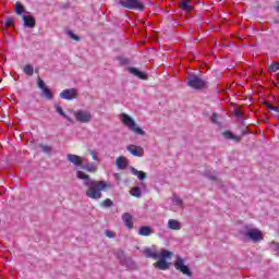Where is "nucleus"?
I'll list each match as a JSON object with an SVG mask.
<instances>
[{
	"label": "nucleus",
	"instance_id": "dca6fc26",
	"mask_svg": "<svg viewBox=\"0 0 279 279\" xmlns=\"http://www.w3.org/2000/svg\"><path fill=\"white\" fill-rule=\"evenodd\" d=\"M117 168L120 170L128 169V158L120 156L116 158Z\"/></svg>",
	"mask_w": 279,
	"mask_h": 279
},
{
	"label": "nucleus",
	"instance_id": "423d86ee",
	"mask_svg": "<svg viewBox=\"0 0 279 279\" xmlns=\"http://www.w3.org/2000/svg\"><path fill=\"white\" fill-rule=\"evenodd\" d=\"M120 4L122 8H126L128 10H138L140 12L145 11V4L138 0H120Z\"/></svg>",
	"mask_w": 279,
	"mask_h": 279
},
{
	"label": "nucleus",
	"instance_id": "473e14b6",
	"mask_svg": "<svg viewBox=\"0 0 279 279\" xmlns=\"http://www.w3.org/2000/svg\"><path fill=\"white\" fill-rule=\"evenodd\" d=\"M269 70L276 73V71H279V63H271Z\"/></svg>",
	"mask_w": 279,
	"mask_h": 279
},
{
	"label": "nucleus",
	"instance_id": "6ab92c4d",
	"mask_svg": "<svg viewBox=\"0 0 279 279\" xmlns=\"http://www.w3.org/2000/svg\"><path fill=\"white\" fill-rule=\"evenodd\" d=\"M131 173L133 174V175H136V178L138 179V180H147V173H145L144 171H141V170H137L136 168H134V167H131Z\"/></svg>",
	"mask_w": 279,
	"mask_h": 279
},
{
	"label": "nucleus",
	"instance_id": "9d476101",
	"mask_svg": "<svg viewBox=\"0 0 279 279\" xmlns=\"http://www.w3.org/2000/svg\"><path fill=\"white\" fill-rule=\"evenodd\" d=\"M37 86L38 88H40V90H43V95L44 97H46V99H53V94L51 93V89L45 86V81H43V78H37Z\"/></svg>",
	"mask_w": 279,
	"mask_h": 279
},
{
	"label": "nucleus",
	"instance_id": "bb28decb",
	"mask_svg": "<svg viewBox=\"0 0 279 279\" xmlns=\"http://www.w3.org/2000/svg\"><path fill=\"white\" fill-rule=\"evenodd\" d=\"M23 71H24L25 75H34V66H32L31 64H26L23 68Z\"/></svg>",
	"mask_w": 279,
	"mask_h": 279
},
{
	"label": "nucleus",
	"instance_id": "6e6552de",
	"mask_svg": "<svg viewBox=\"0 0 279 279\" xmlns=\"http://www.w3.org/2000/svg\"><path fill=\"white\" fill-rule=\"evenodd\" d=\"M174 269L183 274V276H189V278L193 276V272H191V268L184 265V258H182L181 256H177V260L174 262Z\"/></svg>",
	"mask_w": 279,
	"mask_h": 279
},
{
	"label": "nucleus",
	"instance_id": "a211bd4d",
	"mask_svg": "<svg viewBox=\"0 0 279 279\" xmlns=\"http://www.w3.org/2000/svg\"><path fill=\"white\" fill-rule=\"evenodd\" d=\"M129 73H131V75H134L135 77H138L140 80H147V74L141 72L136 68H129Z\"/></svg>",
	"mask_w": 279,
	"mask_h": 279
},
{
	"label": "nucleus",
	"instance_id": "cd10ccee",
	"mask_svg": "<svg viewBox=\"0 0 279 279\" xmlns=\"http://www.w3.org/2000/svg\"><path fill=\"white\" fill-rule=\"evenodd\" d=\"M76 177L78 178V180H90V175L84 173V171L81 170L76 172Z\"/></svg>",
	"mask_w": 279,
	"mask_h": 279
},
{
	"label": "nucleus",
	"instance_id": "e433bc0d",
	"mask_svg": "<svg viewBox=\"0 0 279 279\" xmlns=\"http://www.w3.org/2000/svg\"><path fill=\"white\" fill-rule=\"evenodd\" d=\"M235 114H236V117H243V112H241V111H236Z\"/></svg>",
	"mask_w": 279,
	"mask_h": 279
},
{
	"label": "nucleus",
	"instance_id": "4c0bfd02",
	"mask_svg": "<svg viewBox=\"0 0 279 279\" xmlns=\"http://www.w3.org/2000/svg\"><path fill=\"white\" fill-rule=\"evenodd\" d=\"M275 9H276L277 12H279V1L276 3Z\"/></svg>",
	"mask_w": 279,
	"mask_h": 279
},
{
	"label": "nucleus",
	"instance_id": "f257e3e1",
	"mask_svg": "<svg viewBox=\"0 0 279 279\" xmlns=\"http://www.w3.org/2000/svg\"><path fill=\"white\" fill-rule=\"evenodd\" d=\"M144 255L146 256V258H154V260H157L154 264V267L156 269H160V271H167V269H169L170 267L169 262L167 260H171V258H173V252L162 250L158 255L156 251H153L149 247H146L144 250Z\"/></svg>",
	"mask_w": 279,
	"mask_h": 279
},
{
	"label": "nucleus",
	"instance_id": "4468645a",
	"mask_svg": "<svg viewBox=\"0 0 279 279\" xmlns=\"http://www.w3.org/2000/svg\"><path fill=\"white\" fill-rule=\"evenodd\" d=\"M68 160L72 165H75V167H82V165H83L82 158L77 155L69 154Z\"/></svg>",
	"mask_w": 279,
	"mask_h": 279
},
{
	"label": "nucleus",
	"instance_id": "ddd939ff",
	"mask_svg": "<svg viewBox=\"0 0 279 279\" xmlns=\"http://www.w3.org/2000/svg\"><path fill=\"white\" fill-rule=\"evenodd\" d=\"M122 219L128 230H132V228H134V222H132L134 218L132 217V215H130L129 213H124Z\"/></svg>",
	"mask_w": 279,
	"mask_h": 279
},
{
	"label": "nucleus",
	"instance_id": "9b49d317",
	"mask_svg": "<svg viewBox=\"0 0 279 279\" xmlns=\"http://www.w3.org/2000/svg\"><path fill=\"white\" fill-rule=\"evenodd\" d=\"M126 150L130 151L132 156H136L137 158H143V156H145V149L134 144L129 145Z\"/></svg>",
	"mask_w": 279,
	"mask_h": 279
},
{
	"label": "nucleus",
	"instance_id": "2f4dec72",
	"mask_svg": "<svg viewBox=\"0 0 279 279\" xmlns=\"http://www.w3.org/2000/svg\"><path fill=\"white\" fill-rule=\"evenodd\" d=\"M68 35H69L70 38H72L73 40H76V43H80V40H81L80 36L75 35L73 32H69Z\"/></svg>",
	"mask_w": 279,
	"mask_h": 279
},
{
	"label": "nucleus",
	"instance_id": "7ed1b4c3",
	"mask_svg": "<svg viewBox=\"0 0 279 279\" xmlns=\"http://www.w3.org/2000/svg\"><path fill=\"white\" fill-rule=\"evenodd\" d=\"M243 236L253 243H260L263 241V231L258 228H252L250 226H244V230L242 232Z\"/></svg>",
	"mask_w": 279,
	"mask_h": 279
},
{
	"label": "nucleus",
	"instance_id": "c85d7f7f",
	"mask_svg": "<svg viewBox=\"0 0 279 279\" xmlns=\"http://www.w3.org/2000/svg\"><path fill=\"white\" fill-rule=\"evenodd\" d=\"M4 27L8 28V27H14V20L12 17H7L4 20Z\"/></svg>",
	"mask_w": 279,
	"mask_h": 279
},
{
	"label": "nucleus",
	"instance_id": "2eb2a0df",
	"mask_svg": "<svg viewBox=\"0 0 279 279\" xmlns=\"http://www.w3.org/2000/svg\"><path fill=\"white\" fill-rule=\"evenodd\" d=\"M223 138H227V141H234L235 143H241V136L233 134L230 131H225L222 133Z\"/></svg>",
	"mask_w": 279,
	"mask_h": 279
},
{
	"label": "nucleus",
	"instance_id": "aec40b11",
	"mask_svg": "<svg viewBox=\"0 0 279 279\" xmlns=\"http://www.w3.org/2000/svg\"><path fill=\"white\" fill-rule=\"evenodd\" d=\"M54 108H56V112H58V114L63 117V119L69 121V123H73V118H71V117L66 116V113H64V109H62V106L56 105Z\"/></svg>",
	"mask_w": 279,
	"mask_h": 279
},
{
	"label": "nucleus",
	"instance_id": "f3484780",
	"mask_svg": "<svg viewBox=\"0 0 279 279\" xmlns=\"http://www.w3.org/2000/svg\"><path fill=\"white\" fill-rule=\"evenodd\" d=\"M129 73H131V75H134L135 77H138L140 80H147V74L141 72L136 68H129Z\"/></svg>",
	"mask_w": 279,
	"mask_h": 279
},
{
	"label": "nucleus",
	"instance_id": "f8f14e48",
	"mask_svg": "<svg viewBox=\"0 0 279 279\" xmlns=\"http://www.w3.org/2000/svg\"><path fill=\"white\" fill-rule=\"evenodd\" d=\"M24 27H28L29 29H34L36 27V19L32 15H23Z\"/></svg>",
	"mask_w": 279,
	"mask_h": 279
},
{
	"label": "nucleus",
	"instance_id": "5701e85b",
	"mask_svg": "<svg viewBox=\"0 0 279 279\" xmlns=\"http://www.w3.org/2000/svg\"><path fill=\"white\" fill-rule=\"evenodd\" d=\"M140 236H149L151 234V228L147 226H143L138 230Z\"/></svg>",
	"mask_w": 279,
	"mask_h": 279
},
{
	"label": "nucleus",
	"instance_id": "7c9ffc66",
	"mask_svg": "<svg viewBox=\"0 0 279 279\" xmlns=\"http://www.w3.org/2000/svg\"><path fill=\"white\" fill-rule=\"evenodd\" d=\"M39 147H40L41 151H44V154H50V151H51V146H49V145L41 144Z\"/></svg>",
	"mask_w": 279,
	"mask_h": 279
},
{
	"label": "nucleus",
	"instance_id": "72a5a7b5",
	"mask_svg": "<svg viewBox=\"0 0 279 279\" xmlns=\"http://www.w3.org/2000/svg\"><path fill=\"white\" fill-rule=\"evenodd\" d=\"M89 155L92 156L93 160L99 162V157L97 156V153L95 150H90Z\"/></svg>",
	"mask_w": 279,
	"mask_h": 279
},
{
	"label": "nucleus",
	"instance_id": "0eeeda50",
	"mask_svg": "<svg viewBox=\"0 0 279 279\" xmlns=\"http://www.w3.org/2000/svg\"><path fill=\"white\" fill-rule=\"evenodd\" d=\"M74 117L78 123H90L93 121V113L84 109L74 111Z\"/></svg>",
	"mask_w": 279,
	"mask_h": 279
},
{
	"label": "nucleus",
	"instance_id": "39448f33",
	"mask_svg": "<svg viewBox=\"0 0 279 279\" xmlns=\"http://www.w3.org/2000/svg\"><path fill=\"white\" fill-rule=\"evenodd\" d=\"M186 85L194 90H204L206 88V81L198 75L191 74L186 77Z\"/></svg>",
	"mask_w": 279,
	"mask_h": 279
},
{
	"label": "nucleus",
	"instance_id": "b1692460",
	"mask_svg": "<svg viewBox=\"0 0 279 279\" xmlns=\"http://www.w3.org/2000/svg\"><path fill=\"white\" fill-rule=\"evenodd\" d=\"M82 169H85V171H88V173H96L97 172V166L95 163H87L82 166Z\"/></svg>",
	"mask_w": 279,
	"mask_h": 279
},
{
	"label": "nucleus",
	"instance_id": "4be33fe9",
	"mask_svg": "<svg viewBox=\"0 0 279 279\" xmlns=\"http://www.w3.org/2000/svg\"><path fill=\"white\" fill-rule=\"evenodd\" d=\"M180 10H183V12H191L193 10V7H191V1L184 0L179 3Z\"/></svg>",
	"mask_w": 279,
	"mask_h": 279
},
{
	"label": "nucleus",
	"instance_id": "393cba45",
	"mask_svg": "<svg viewBox=\"0 0 279 279\" xmlns=\"http://www.w3.org/2000/svg\"><path fill=\"white\" fill-rule=\"evenodd\" d=\"M25 12V7H23V3H21L20 1L15 2V13L17 14V16H21V14H23Z\"/></svg>",
	"mask_w": 279,
	"mask_h": 279
},
{
	"label": "nucleus",
	"instance_id": "c9c22d12",
	"mask_svg": "<svg viewBox=\"0 0 279 279\" xmlns=\"http://www.w3.org/2000/svg\"><path fill=\"white\" fill-rule=\"evenodd\" d=\"M105 234H106V236H108V239H114V236H116L114 232L109 231V230L105 231Z\"/></svg>",
	"mask_w": 279,
	"mask_h": 279
},
{
	"label": "nucleus",
	"instance_id": "f03ea898",
	"mask_svg": "<svg viewBox=\"0 0 279 279\" xmlns=\"http://www.w3.org/2000/svg\"><path fill=\"white\" fill-rule=\"evenodd\" d=\"M84 186H87L85 192L86 197L89 199H101V192L110 189L111 185L107 181L89 180L84 183Z\"/></svg>",
	"mask_w": 279,
	"mask_h": 279
},
{
	"label": "nucleus",
	"instance_id": "c756f323",
	"mask_svg": "<svg viewBox=\"0 0 279 279\" xmlns=\"http://www.w3.org/2000/svg\"><path fill=\"white\" fill-rule=\"evenodd\" d=\"M100 206H104L105 208H111L112 206V201L110 198H106L100 203Z\"/></svg>",
	"mask_w": 279,
	"mask_h": 279
},
{
	"label": "nucleus",
	"instance_id": "a878e982",
	"mask_svg": "<svg viewBox=\"0 0 279 279\" xmlns=\"http://www.w3.org/2000/svg\"><path fill=\"white\" fill-rule=\"evenodd\" d=\"M130 194H131L133 197H141V195H142L141 187L134 186V187L130 191Z\"/></svg>",
	"mask_w": 279,
	"mask_h": 279
},
{
	"label": "nucleus",
	"instance_id": "412c9836",
	"mask_svg": "<svg viewBox=\"0 0 279 279\" xmlns=\"http://www.w3.org/2000/svg\"><path fill=\"white\" fill-rule=\"evenodd\" d=\"M168 228H169V230H181L182 225H180V221H178L175 219H169L168 220Z\"/></svg>",
	"mask_w": 279,
	"mask_h": 279
},
{
	"label": "nucleus",
	"instance_id": "1a4fd4ad",
	"mask_svg": "<svg viewBox=\"0 0 279 279\" xmlns=\"http://www.w3.org/2000/svg\"><path fill=\"white\" fill-rule=\"evenodd\" d=\"M59 97L61 99H65L66 101H71L73 99H77V89H75V87H72L70 89H63L59 94Z\"/></svg>",
	"mask_w": 279,
	"mask_h": 279
},
{
	"label": "nucleus",
	"instance_id": "20e7f679",
	"mask_svg": "<svg viewBox=\"0 0 279 279\" xmlns=\"http://www.w3.org/2000/svg\"><path fill=\"white\" fill-rule=\"evenodd\" d=\"M122 123L128 128L133 134H138V136H145V132L143 129H141L138 125H136V122L132 117H130L128 113H122Z\"/></svg>",
	"mask_w": 279,
	"mask_h": 279
},
{
	"label": "nucleus",
	"instance_id": "f704fd0d",
	"mask_svg": "<svg viewBox=\"0 0 279 279\" xmlns=\"http://www.w3.org/2000/svg\"><path fill=\"white\" fill-rule=\"evenodd\" d=\"M172 202H173L174 206H182V204H183L182 198H180V197L173 198Z\"/></svg>",
	"mask_w": 279,
	"mask_h": 279
}]
</instances>
